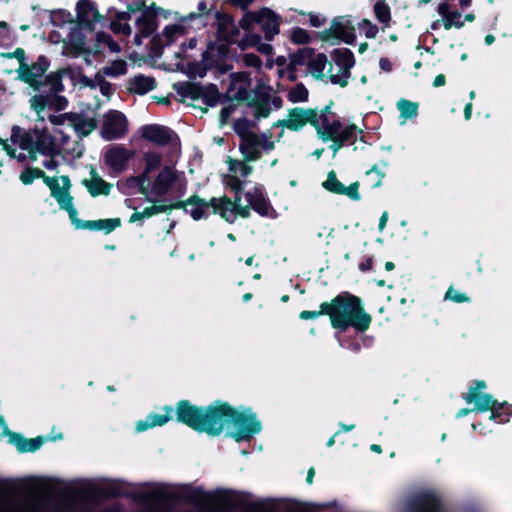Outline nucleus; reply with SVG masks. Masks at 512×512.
<instances>
[{"label":"nucleus","instance_id":"obj_1","mask_svg":"<svg viewBox=\"0 0 512 512\" xmlns=\"http://www.w3.org/2000/svg\"><path fill=\"white\" fill-rule=\"evenodd\" d=\"M175 417L177 422L195 432L206 433L212 437L226 432V436L237 443L251 441L262 430L261 421L252 408L239 411L220 399L206 406H198L182 399L176 403Z\"/></svg>","mask_w":512,"mask_h":512},{"label":"nucleus","instance_id":"obj_2","mask_svg":"<svg viewBox=\"0 0 512 512\" xmlns=\"http://www.w3.org/2000/svg\"><path fill=\"white\" fill-rule=\"evenodd\" d=\"M232 495L242 497L239 505L245 506V512H263L265 508L263 501L247 503V498L251 496L247 492L222 488L206 491L201 486L193 487L189 484L181 486L178 492H171L164 488L143 492L139 495V500L151 505L157 512H171L177 502L193 504L204 512H218L221 508H232L230 497Z\"/></svg>","mask_w":512,"mask_h":512},{"label":"nucleus","instance_id":"obj_3","mask_svg":"<svg viewBox=\"0 0 512 512\" xmlns=\"http://www.w3.org/2000/svg\"><path fill=\"white\" fill-rule=\"evenodd\" d=\"M321 315L329 316L331 326L341 332L353 328L363 333L369 329L372 322V316L365 311L362 299L347 291L341 292L330 302L321 303L319 311H301L299 318L314 320Z\"/></svg>","mask_w":512,"mask_h":512},{"label":"nucleus","instance_id":"obj_4","mask_svg":"<svg viewBox=\"0 0 512 512\" xmlns=\"http://www.w3.org/2000/svg\"><path fill=\"white\" fill-rule=\"evenodd\" d=\"M487 388L484 380L472 381L467 393L462 394V399L467 404H473L475 412L490 411L489 419L498 424H506L510 422L512 417V404L508 402H499L492 394L484 393L483 390Z\"/></svg>","mask_w":512,"mask_h":512},{"label":"nucleus","instance_id":"obj_5","mask_svg":"<svg viewBox=\"0 0 512 512\" xmlns=\"http://www.w3.org/2000/svg\"><path fill=\"white\" fill-rule=\"evenodd\" d=\"M69 76L73 78V69L68 66L60 68L46 75V83L49 90L46 94H35L30 99L31 109L37 113H42L46 108L60 112L68 107L69 101L65 96L60 95L65 90L63 77Z\"/></svg>","mask_w":512,"mask_h":512},{"label":"nucleus","instance_id":"obj_6","mask_svg":"<svg viewBox=\"0 0 512 512\" xmlns=\"http://www.w3.org/2000/svg\"><path fill=\"white\" fill-rule=\"evenodd\" d=\"M317 37L323 42L334 45L343 42L348 45L356 43L355 26L351 15L334 17L328 29L317 32Z\"/></svg>","mask_w":512,"mask_h":512},{"label":"nucleus","instance_id":"obj_7","mask_svg":"<svg viewBox=\"0 0 512 512\" xmlns=\"http://www.w3.org/2000/svg\"><path fill=\"white\" fill-rule=\"evenodd\" d=\"M50 67V60L45 55L38 56L37 60L17 69V79L31 87L35 92L43 91L46 83V72Z\"/></svg>","mask_w":512,"mask_h":512},{"label":"nucleus","instance_id":"obj_8","mask_svg":"<svg viewBox=\"0 0 512 512\" xmlns=\"http://www.w3.org/2000/svg\"><path fill=\"white\" fill-rule=\"evenodd\" d=\"M307 124L317 125L316 108L294 107L288 110V118L280 119L272 127H282L290 131H300Z\"/></svg>","mask_w":512,"mask_h":512},{"label":"nucleus","instance_id":"obj_9","mask_svg":"<svg viewBox=\"0 0 512 512\" xmlns=\"http://www.w3.org/2000/svg\"><path fill=\"white\" fill-rule=\"evenodd\" d=\"M128 131L126 116L118 110H109L104 115L101 135L107 141L123 138Z\"/></svg>","mask_w":512,"mask_h":512},{"label":"nucleus","instance_id":"obj_10","mask_svg":"<svg viewBox=\"0 0 512 512\" xmlns=\"http://www.w3.org/2000/svg\"><path fill=\"white\" fill-rule=\"evenodd\" d=\"M104 20L106 17L98 11L92 0H79L76 3V22L79 29L93 32L95 24Z\"/></svg>","mask_w":512,"mask_h":512},{"label":"nucleus","instance_id":"obj_11","mask_svg":"<svg viewBox=\"0 0 512 512\" xmlns=\"http://www.w3.org/2000/svg\"><path fill=\"white\" fill-rule=\"evenodd\" d=\"M160 13L165 15L164 9L152 2L136 19L135 24L144 37H150L157 31L158 15Z\"/></svg>","mask_w":512,"mask_h":512},{"label":"nucleus","instance_id":"obj_12","mask_svg":"<svg viewBox=\"0 0 512 512\" xmlns=\"http://www.w3.org/2000/svg\"><path fill=\"white\" fill-rule=\"evenodd\" d=\"M245 198L251 208L262 217H273L275 210L270 200L264 194L263 185L256 184L252 191L245 193Z\"/></svg>","mask_w":512,"mask_h":512},{"label":"nucleus","instance_id":"obj_13","mask_svg":"<svg viewBox=\"0 0 512 512\" xmlns=\"http://www.w3.org/2000/svg\"><path fill=\"white\" fill-rule=\"evenodd\" d=\"M408 512H443L440 498L432 492H423L407 504Z\"/></svg>","mask_w":512,"mask_h":512},{"label":"nucleus","instance_id":"obj_14","mask_svg":"<svg viewBox=\"0 0 512 512\" xmlns=\"http://www.w3.org/2000/svg\"><path fill=\"white\" fill-rule=\"evenodd\" d=\"M135 152L123 145H115L105 153V163L116 172H122L128 162L134 157Z\"/></svg>","mask_w":512,"mask_h":512},{"label":"nucleus","instance_id":"obj_15","mask_svg":"<svg viewBox=\"0 0 512 512\" xmlns=\"http://www.w3.org/2000/svg\"><path fill=\"white\" fill-rule=\"evenodd\" d=\"M174 209H183L186 213H190L195 220H201L207 217L206 200L198 194H193L186 200H179L173 203Z\"/></svg>","mask_w":512,"mask_h":512},{"label":"nucleus","instance_id":"obj_16","mask_svg":"<svg viewBox=\"0 0 512 512\" xmlns=\"http://www.w3.org/2000/svg\"><path fill=\"white\" fill-rule=\"evenodd\" d=\"M141 136L143 139L158 146H165L171 140L170 129L158 124H147L142 126Z\"/></svg>","mask_w":512,"mask_h":512},{"label":"nucleus","instance_id":"obj_17","mask_svg":"<svg viewBox=\"0 0 512 512\" xmlns=\"http://www.w3.org/2000/svg\"><path fill=\"white\" fill-rule=\"evenodd\" d=\"M176 181L177 175L173 169L169 166H164L153 182L152 192L157 197H163L168 193Z\"/></svg>","mask_w":512,"mask_h":512},{"label":"nucleus","instance_id":"obj_18","mask_svg":"<svg viewBox=\"0 0 512 512\" xmlns=\"http://www.w3.org/2000/svg\"><path fill=\"white\" fill-rule=\"evenodd\" d=\"M163 410L165 411V414H149L147 415L145 420H139L136 423V430L138 432L146 431L149 428H153L156 426H163L170 420H172L173 416L172 414L175 413L176 407L173 408L172 406H164Z\"/></svg>","mask_w":512,"mask_h":512},{"label":"nucleus","instance_id":"obj_19","mask_svg":"<svg viewBox=\"0 0 512 512\" xmlns=\"http://www.w3.org/2000/svg\"><path fill=\"white\" fill-rule=\"evenodd\" d=\"M344 126L340 117L336 116L328 119L326 122H319V119H317L315 130L319 139L323 142H328L329 139L336 137Z\"/></svg>","mask_w":512,"mask_h":512},{"label":"nucleus","instance_id":"obj_20","mask_svg":"<svg viewBox=\"0 0 512 512\" xmlns=\"http://www.w3.org/2000/svg\"><path fill=\"white\" fill-rule=\"evenodd\" d=\"M268 13L261 17V29L266 41L270 42L280 33L281 17L268 7Z\"/></svg>","mask_w":512,"mask_h":512},{"label":"nucleus","instance_id":"obj_21","mask_svg":"<svg viewBox=\"0 0 512 512\" xmlns=\"http://www.w3.org/2000/svg\"><path fill=\"white\" fill-rule=\"evenodd\" d=\"M231 204L232 199L226 195L220 198L212 197L210 200H206V209L211 207L213 214H219L222 219L232 224L235 221V217L229 213Z\"/></svg>","mask_w":512,"mask_h":512},{"label":"nucleus","instance_id":"obj_22","mask_svg":"<svg viewBox=\"0 0 512 512\" xmlns=\"http://www.w3.org/2000/svg\"><path fill=\"white\" fill-rule=\"evenodd\" d=\"M173 89L182 98L181 102H184V98L196 101L201 99L203 85L199 82L180 81L173 84Z\"/></svg>","mask_w":512,"mask_h":512},{"label":"nucleus","instance_id":"obj_23","mask_svg":"<svg viewBox=\"0 0 512 512\" xmlns=\"http://www.w3.org/2000/svg\"><path fill=\"white\" fill-rule=\"evenodd\" d=\"M230 45L228 42H219L209 41L207 44L206 50L202 53V58L205 62L211 61L214 66L217 65V59L214 57V52H217V57L219 60H225L228 58L230 53Z\"/></svg>","mask_w":512,"mask_h":512},{"label":"nucleus","instance_id":"obj_24","mask_svg":"<svg viewBox=\"0 0 512 512\" xmlns=\"http://www.w3.org/2000/svg\"><path fill=\"white\" fill-rule=\"evenodd\" d=\"M157 87L154 77L138 74L129 81L128 91L137 95H145Z\"/></svg>","mask_w":512,"mask_h":512},{"label":"nucleus","instance_id":"obj_25","mask_svg":"<svg viewBox=\"0 0 512 512\" xmlns=\"http://www.w3.org/2000/svg\"><path fill=\"white\" fill-rule=\"evenodd\" d=\"M239 151L245 162H255L259 160L262 157V152L259 149L258 134L240 141Z\"/></svg>","mask_w":512,"mask_h":512},{"label":"nucleus","instance_id":"obj_26","mask_svg":"<svg viewBox=\"0 0 512 512\" xmlns=\"http://www.w3.org/2000/svg\"><path fill=\"white\" fill-rule=\"evenodd\" d=\"M92 179L83 180V185L87 188L88 192L92 197L99 195H109L112 189V184L102 179L96 172L95 169L91 170Z\"/></svg>","mask_w":512,"mask_h":512},{"label":"nucleus","instance_id":"obj_27","mask_svg":"<svg viewBox=\"0 0 512 512\" xmlns=\"http://www.w3.org/2000/svg\"><path fill=\"white\" fill-rule=\"evenodd\" d=\"M122 224L120 218H109L99 220H84L80 229L90 231H103L109 234Z\"/></svg>","mask_w":512,"mask_h":512},{"label":"nucleus","instance_id":"obj_28","mask_svg":"<svg viewBox=\"0 0 512 512\" xmlns=\"http://www.w3.org/2000/svg\"><path fill=\"white\" fill-rule=\"evenodd\" d=\"M214 18L216 20V40L220 42L221 40L228 39L227 32L235 22L233 15L224 11L215 10Z\"/></svg>","mask_w":512,"mask_h":512},{"label":"nucleus","instance_id":"obj_29","mask_svg":"<svg viewBox=\"0 0 512 512\" xmlns=\"http://www.w3.org/2000/svg\"><path fill=\"white\" fill-rule=\"evenodd\" d=\"M268 7H262L257 11H251L249 8L244 11L243 16L239 20V27L245 32L252 31L255 24L261 22V17L268 13Z\"/></svg>","mask_w":512,"mask_h":512},{"label":"nucleus","instance_id":"obj_30","mask_svg":"<svg viewBox=\"0 0 512 512\" xmlns=\"http://www.w3.org/2000/svg\"><path fill=\"white\" fill-rule=\"evenodd\" d=\"M396 107L400 112L399 119L401 124L405 123L408 119H414L418 116L419 103L411 100L401 98L397 101Z\"/></svg>","mask_w":512,"mask_h":512},{"label":"nucleus","instance_id":"obj_31","mask_svg":"<svg viewBox=\"0 0 512 512\" xmlns=\"http://www.w3.org/2000/svg\"><path fill=\"white\" fill-rule=\"evenodd\" d=\"M334 63L340 68H353L355 65L354 53L348 48H336L331 52Z\"/></svg>","mask_w":512,"mask_h":512},{"label":"nucleus","instance_id":"obj_32","mask_svg":"<svg viewBox=\"0 0 512 512\" xmlns=\"http://www.w3.org/2000/svg\"><path fill=\"white\" fill-rule=\"evenodd\" d=\"M35 149L40 154L49 156L50 158H54L60 154V149L52 136H49L48 139L38 138L35 142Z\"/></svg>","mask_w":512,"mask_h":512},{"label":"nucleus","instance_id":"obj_33","mask_svg":"<svg viewBox=\"0 0 512 512\" xmlns=\"http://www.w3.org/2000/svg\"><path fill=\"white\" fill-rule=\"evenodd\" d=\"M328 58L324 53H318L317 55L308 62V70L315 79H323L324 70L327 64H329Z\"/></svg>","mask_w":512,"mask_h":512},{"label":"nucleus","instance_id":"obj_34","mask_svg":"<svg viewBox=\"0 0 512 512\" xmlns=\"http://www.w3.org/2000/svg\"><path fill=\"white\" fill-rule=\"evenodd\" d=\"M315 56V49L312 47H302L297 51L291 53L289 55V62H291V68L293 66H303L307 65L308 62Z\"/></svg>","mask_w":512,"mask_h":512},{"label":"nucleus","instance_id":"obj_35","mask_svg":"<svg viewBox=\"0 0 512 512\" xmlns=\"http://www.w3.org/2000/svg\"><path fill=\"white\" fill-rule=\"evenodd\" d=\"M215 67L211 61L205 62L203 59L201 62L191 61L187 63V76L189 79L194 80L196 77L203 78L206 76L207 71Z\"/></svg>","mask_w":512,"mask_h":512},{"label":"nucleus","instance_id":"obj_36","mask_svg":"<svg viewBox=\"0 0 512 512\" xmlns=\"http://www.w3.org/2000/svg\"><path fill=\"white\" fill-rule=\"evenodd\" d=\"M146 201L152 203L153 205L145 207L143 211H141V216L145 218H150L154 215L170 212L174 209L173 203L170 204H156L159 202L157 198H151L146 196Z\"/></svg>","mask_w":512,"mask_h":512},{"label":"nucleus","instance_id":"obj_37","mask_svg":"<svg viewBox=\"0 0 512 512\" xmlns=\"http://www.w3.org/2000/svg\"><path fill=\"white\" fill-rule=\"evenodd\" d=\"M363 130L354 123L345 125L342 131L337 135V138L343 142L344 145H353L358 138L359 134H362Z\"/></svg>","mask_w":512,"mask_h":512},{"label":"nucleus","instance_id":"obj_38","mask_svg":"<svg viewBox=\"0 0 512 512\" xmlns=\"http://www.w3.org/2000/svg\"><path fill=\"white\" fill-rule=\"evenodd\" d=\"M221 94L216 84L210 83L203 86L201 99L203 103L208 107H214L220 101Z\"/></svg>","mask_w":512,"mask_h":512},{"label":"nucleus","instance_id":"obj_39","mask_svg":"<svg viewBox=\"0 0 512 512\" xmlns=\"http://www.w3.org/2000/svg\"><path fill=\"white\" fill-rule=\"evenodd\" d=\"M73 126L77 133L86 137L97 128V121L94 118H85L79 114V118L75 120Z\"/></svg>","mask_w":512,"mask_h":512},{"label":"nucleus","instance_id":"obj_40","mask_svg":"<svg viewBox=\"0 0 512 512\" xmlns=\"http://www.w3.org/2000/svg\"><path fill=\"white\" fill-rule=\"evenodd\" d=\"M224 184L228 189H230L231 192L234 193L233 200H236V201L242 200V194L244 191V184H245L244 181H242L236 175H226L224 178Z\"/></svg>","mask_w":512,"mask_h":512},{"label":"nucleus","instance_id":"obj_41","mask_svg":"<svg viewBox=\"0 0 512 512\" xmlns=\"http://www.w3.org/2000/svg\"><path fill=\"white\" fill-rule=\"evenodd\" d=\"M374 14L376 19L386 26H389L391 21V9L385 0H378L374 4Z\"/></svg>","mask_w":512,"mask_h":512},{"label":"nucleus","instance_id":"obj_42","mask_svg":"<svg viewBox=\"0 0 512 512\" xmlns=\"http://www.w3.org/2000/svg\"><path fill=\"white\" fill-rule=\"evenodd\" d=\"M309 91L303 83H297L292 87L287 95V98L292 103H300L308 101Z\"/></svg>","mask_w":512,"mask_h":512},{"label":"nucleus","instance_id":"obj_43","mask_svg":"<svg viewBox=\"0 0 512 512\" xmlns=\"http://www.w3.org/2000/svg\"><path fill=\"white\" fill-rule=\"evenodd\" d=\"M71 49L75 56L86 51L85 49V35L80 30H72L69 34Z\"/></svg>","mask_w":512,"mask_h":512},{"label":"nucleus","instance_id":"obj_44","mask_svg":"<svg viewBox=\"0 0 512 512\" xmlns=\"http://www.w3.org/2000/svg\"><path fill=\"white\" fill-rule=\"evenodd\" d=\"M344 184L337 178L334 170L330 171L327 179L323 182V187L334 194L342 195L344 191Z\"/></svg>","mask_w":512,"mask_h":512},{"label":"nucleus","instance_id":"obj_45","mask_svg":"<svg viewBox=\"0 0 512 512\" xmlns=\"http://www.w3.org/2000/svg\"><path fill=\"white\" fill-rule=\"evenodd\" d=\"M351 69L352 68H341V75L332 74L333 65L332 63H329L328 73L331 83L339 85L342 88L346 87L348 85V80L351 77Z\"/></svg>","mask_w":512,"mask_h":512},{"label":"nucleus","instance_id":"obj_46","mask_svg":"<svg viewBox=\"0 0 512 512\" xmlns=\"http://www.w3.org/2000/svg\"><path fill=\"white\" fill-rule=\"evenodd\" d=\"M103 74L109 77H118L127 73V63L122 59L112 61L110 66L103 68Z\"/></svg>","mask_w":512,"mask_h":512},{"label":"nucleus","instance_id":"obj_47","mask_svg":"<svg viewBox=\"0 0 512 512\" xmlns=\"http://www.w3.org/2000/svg\"><path fill=\"white\" fill-rule=\"evenodd\" d=\"M198 12H191L188 15L182 17L181 22H190L197 18H207L213 11L214 7L208 8L206 0H201L197 6Z\"/></svg>","mask_w":512,"mask_h":512},{"label":"nucleus","instance_id":"obj_48","mask_svg":"<svg viewBox=\"0 0 512 512\" xmlns=\"http://www.w3.org/2000/svg\"><path fill=\"white\" fill-rule=\"evenodd\" d=\"M51 23L54 26L62 27L67 23H73L72 14L65 9H57L51 12Z\"/></svg>","mask_w":512,"mask_h":512},{"label":"nucleus","instance_id":"obj_49","mask_svg":"<svg viewBox=\"0 0 512 512\" xmlns=\"http://www.w3.org/2000/svg\"><path fill=\"white\" fill-rule=\"evenodd\" d=\"M43 175V170L38 167L27 166L19 176L23 185H31L35 179H40Z\"/></svg>","mask_w":512,"mask_h":512},{"label":"nucleus","instance_id":"obj_50","mask_svg":"<svg viewBox=\"0 0 512 512\" xmlns=\"http://www.w3.org/2000/svg\"><path fill=\"white\" fill-rule=\"evenodd\" d=\"M96 493L97 495L106 499H116L129 496L127 493H123L120 487L117 485H108L102 488H98Z\"/></svg>","mask_w":512,"mask_h":512},{"label":"nucleus","instance_id":"obj_51","mask_svg":"<svg viewBox=\"0 0 512 512\" xmlns=\"http://www.w3.org/2000/svg\"><path fill=\"white\" fill-rule=\"evenodd\" d=\"M309 32L301 27H295L290 34V41L296 45H307L311 42Z\"/></svg>","mask_w":512,"mask_h":512},{"label":"nucleus","instance_id":"obj_52","mask_svg":"<svg viewBox=\"0 0 512 512\" xmlns=\"http://www.w3.org/2000/svg\"><path fill=\"white\" fill-rule=\"evenodd\" d=\"M248 119L245 117L238 118L233 123L234 132L239 136L240 141L251 137L252 135H256L255 132L249 131L248 128Z\"/></svg>","mask_w":512,"mask_h":512},{"label":"nucleus","instance_id":"obj_53","mask_svg":"<svg viewBox=\"0 0 512 512\" xmlns=\"http://www.w3.org/2000/svg\"><path fill=\"white\" fill-rule=\"evenodd\" d=\"M261 41V36L258 33L246 32L245 36L237 42L240 50L245 51L251 47H257Z\"/></svg>","mask_w":512,"mask_h":512},{"label":"nucleus","instance_id":"obj_54","mask_svg":"<svg viewBox=\"0 0 512 512\" xmlns=\"http://www.w3.org/2000/svg\"><path fill=\"white\" fill-rule=\"evenodd\" d=\"M145 161V168L147 172L156 171L162 163V156L159 153L148 151L144 154L143 157Z\"/></svg>","mask_w":512,"mask_h":512},{"label":"nucleus","instance_id":"obj_55","mask_svg":"<svg viewBox=\"0 0 512 512\" xmlns=\"http://www.w3.org/2000/svg\"><path fill=\"white\" fill-rule=\"evenodd\" d=\"M461 12L453 10L449 13L446 18L442 21L443 26L446 30H450L452 27L460 29L464 26V21L461 20Z\"/></svg>","mask_w":512,"mask_h":512},{"label":"nucleus","instance_id":"obj_56","mask_svg":"<svg viewBox=\"0 0 512 512\" xmlns=\"http://www.w3.org/2000/svg\"><path fill=\"white\" fill-rule=\"evenodd\" d=\"M385 173L382 172L377 165H374L366 172V180L369 182L371 188H377L381 185Z\"/></svg>","mask_w":512,"mask_h":512},{"label":"nucleus","instance_id":"obj_57","mask_svg":"<svg viewBox=\"0 0 512 512\" xmlns=\"http://www.w3.org/2000/svg\"><path fill=\"white\" fill-rule=\"evenodd\" d=\"M52 197L57 201L59 208L61 210H68L74 206L73 204V196L70 192H62L60 189L52 195Z\"/></svg>","mask_w":512,"mask_h":512},{"label":"nucleus","instance_id":"obj_58","mask_svg":"<svg viewBox=\"0 0 512 512\" xmlns=\"http://www.w3.org/2000/svg\"><path fill=\"white\" fill-rule=\"evenodd\" d=\"M251 206L248 203L246 206L241 205V201L232 200V204L229 207V213H231V216L237 215L241 218L247 219L251 216Z\"/></svg>","mask_w":512,"mask_h":512},{"label":"nucleus","instance_id":"obj_59","mask_svg":"<svg viewBox=\"0 0 512 512\" xmlns=\"http://www.w3.org/2000/svg\"><path fill=\"white\" fill-rule=\"evenodd\" d=\"M96 41L107 45L111 52L118 53L121 51L120 45L106 32L100 31L96 34Z\"/></svg>","mask_w":512,"mask_h":512},{"label":"nucleus","instance_id":"obj_60","mask_svg":"<svg viewBox=\"0 0 512 512\" xmlns=\"http://www.w3.org/2000/svg\"><path fill=\"white\" fill-rule=\"evenodd\" d=\"M150 52L152 58H159L163 54L164 45L159 34H153L151 38Z\"/></svg>","mask_w":512,"mask_h":512},{"label":"nucleus","instance_id":"obj_61","mask_svg":"<svg viewBox=\"0 0 512 512\" xmlns=\"http://www.w3.org/2000/svg\"><path fill=\"white\" fill-rule=\"evenodd\" d=\"M45 441L46 438L43 436H37L35 438H25L23 453L35 452L39 450Z\"/></svg>","mask_w":512,"mask_h":512},{"label":"nucleus","instance_id":"obj_62","mask_svg":"<svg viewBox=\"0 0 512 512\" xmlns=\"http://www.w3.org/2000/svg\"><path fill=\"white\" fill-rule=\"evenodd\" d=\"M178 33H184L183 26L179 24H171L164 27L163 35L166 38L167 45H171L174 42L175 35Z\"/></svg>","mask_w":512,"mask_h":512},{"label":"nucleus","instance_id":"obj_63","mask_svg":"<svg viewBox=\"0 0 512 512\" xmlns=\"http://www.w3.org/2000/svg\"><path fill=\"white\" fill-rule=\"evenodd\" d=\"M77 118H79V114L74 112L64 113L60 115L51 114L48 117L50 123H52L53 125H63L65 120H69L73 124Z\"/></svg>","mask_w":512,"mask_h":512},{"label":"nucleus","instance_id":"obj_64","mask_svg":"<svg viewBox=\"0 0 512 512\" xmlns=\"http://www.w3.org/2000/svg\"><path fill=\"white\" fill-rule=\"evenodd\" d=\"M444 299L455 303H465L470 301V298L465 293L455 290L452 286L447 289Z\"/></svg>","mask_w":512,"mask_h":512}]
</instances>
